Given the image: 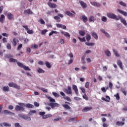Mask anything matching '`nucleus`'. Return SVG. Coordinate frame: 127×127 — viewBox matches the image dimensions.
Returning <instances> with one entry per match:
<instances>
[{"instance_id":"nucleus-1","label":"nucleus","mask_w":127,"mask_h":127,"mask_svg":"<svg viewBox=\"0 0 127 127\" xmlns=\"http://www.w3.org/2000/svg\"><path fill=\"white\" fill-rule=\"evenodd\" d=\"M9 62H13L14 63H17V65L19 66V67H20V68H23L24 70L25 71H31V69L29 68L28 66H26L25 65L21 63L17 62V60L13 59V58H10L9 60Z\"/></svg>"},{"instance_id":"nucleus-2","label":"nucleus","mask_w":127,"mask_h":127,"mask_svg":"<svg viewBox=\"0 0 127 127\" xmlns=\"http://www.w3.org/2000/svg\"><path fill=\"white\" fill-rule=\"evenodd\" d=\"M49 99L50 100V102H51L50 103H49V106H50V107H51L52 109H54L55 107H57L58 108L60 107V105L59 104L55 103V99L52 98V97H49Z\"/></svg>"},{"instance_id":"nucleus-3","label":"nucleus","mask_w":127,"mask_h":127,"mask_svg":"<svg viewBox=\"0 0 127 127\" xmlns=\"http://www.w3.org/2000/svg\"><path fill=\"white\" fill-rule=\"evenodd\" d=\"M107 16H108L109 18L116 19V20H120L121 19L120 16H117V15L111 12L107 13Z\"/></svg>"},{"instance_id":"nucleus-4","label":"nucleus","mask_w":127,"mask_h":127,"mask_svg":"<svg viewBox=\"0 0 127 127\" xmlns=\"http://www.w3.org/2000/svg\"><path fill=\"white\" fill-rule=\"evenodd\" d=\"M62 105L65 110H71V107L69 106H71L70 102H65L64 104H63Z\"/></svg>"},{"instance_id":"nucleus-5","label":"nucleus","mask_w":127,"mask_h":127,"mask_svg":"<svg viewBox=\"0 0 127 127\" xmlns=\"http://www.w3.org/2000/svg\"><path fill=\"white\" fill-rule=\"evenodd\" d=\"M64 92L66 95H71L72 96V88L71 86H68L67 88L64 89Z\"/></svg>"},{"instance_id":"nucleus-6","label":"nucleus","mask_w":127,"mask_h":127,"mask_svg":"<svg viewBox=\"0 0 127 127\" xmlns=\"http://www.w3.org/2000/svg\"><path fill=\"white\" fill-rule=\"evenodd\" d=\"M8 86L10 88H15V89H17L18 90H19V89H20V87L19 86L17 85V84L13 82L9 83Z\"/></svg>"},{"instance_id":"nucleus-7","label":"nucleus","mask_w":127,"mask_h":127,"mask_svg":"<svg viewBox=\"0 0 127 127\" xmlns=\"http://www.w3.org/2000/svg\"><path fill=\"white\" fill-rule=\"evenodd\" d=\"M19 118H21V119H23L25 121H31V118L26 115H22V114H19L18 115Z\"/></svg>"},{"instance_id":"nucleus-8","label":"nucleus","mask_w":127,"mask_h":127,"mask_svg":"<svg viewBox=\"0 0 127 127\" xmlns=\"http://www.w3.org/2000/svg\"><path fill=\"white\" fill-rule=\"evenodd\" d=\"M23 27L25 28V29L26 30L27 33L28 34H33V30H29V28H28V26L27 25H23Z\"/></svg>"},{"instance_id":"nucleus-9","label":"nucleus","mask_w":127,"mask_h":127,"mask_svg":"<svg viewBox=\"0 0 127 127\" xmlns=\"http://www.w3.org/2000/svg\"><path fill=\"white\" fill-rule=\"evenodd\" d=\"M4 115H9V116H15V113L11 112L8 110H5L3 111Z\"/></svg>"},{"instance_id":"nucleus-10","label":"nucleus","mask_w":127,"mask_h":127,"mask_svg":"<svg viewBox=\"0 0 127 127\" xmlns=\"http://www.w3.org/2000/svg\"><path fill=\"white\" fill-rule=\"evenodd\" d=\"M72 89L74 91L75 93L76 94V96L79 95V90H78V87L76 85H72Z\"/></svg>"},{"instance_id":"nucleus-11","label":"nucleus","mask_w":127,"mask_h":127,"mask_svg":"<svg viewBox=\"0 0 127 127\" xmlns=\"http://www.w3.org/2000/svg\"><path fill=\"white\" fill-rule=\"evenodd\" d=\"M91 110H93V108L92 107H85L82 110V112L83 113H87V112H89V111H91Z\"/></svg>"},{"instance_id":"nucleus-12","label":"nucleus","mask_w":127,"mask_h":127,"mask_svg":"<svg viewBox=\"0 0 127 127\" xmlns=\"http://www.w3.org/2000/svg\"><path fill=\"white\" fill-rule=\"evenodd\" d=\"M7 17L8 19H9V20H12V19H14V16H13V14H11L10 12L7 13Z\"/></svg>"},{"instance_id":"nucleus-13","label":"nucleus","mask_w":127,"mask_h":127,"mask_svg":"<svg viewBox=\"0 0 127 127\" xmlns=\"http://www.w3.org/2000/svg\"><path fill=\"white\" fill-rule=\"evenodd\" d=\"M60 32L62 34H63L64 36H65V37H68V38H70V37H71V35H70V34L67 32H64V31L61 30Z\"/></svg>"},{"instance_id":"nucleus-14","label":"nucleus","mask_w":127,"mask_h":127,"mask_svg":"<svg viewBox=\"0 0 127 127\" xmlns=\"http://www.w3.org/2000/svg\"><path fill=\"white\" fill-rule=\"evenodd\" d=\"M48 5H49L51 8H56L57 7V4L52 2H48Z\"/></svg>"},{"instance_id":"nucleus-15","label":"nucleus","mask_w":127,"mask_h":127,"mask_svg":"<svg viewBox=\"0 0 127 127\" xmlns=\"http://www.w3.org/2000/svg\"><path fill=\"white\" fill-rule=\"evenodd\" d=\"M15 110L16 111V112H18L19 111H24V108H23L22 106L16 105L15 108Z\"/></svg>"},{"instance_id":"nucleus-16","label":"nucleus","mask_w":127,"mask_h":127,"mask_svg":"<svg viewBox=\"0 0 127 127\" xmlns=\"http://www.w3.org/2000/svg\"><path fill=\"white\" fill-rule=\"evenodd\" d=\"M79 2L82 8H87V4L82 0H79Z\"/></svg>"},{"instance_id":"nucleus-17","label":"nucleus","mask_w":127,"mask_h":127,"mask_svg":"<svg viewBox=\"0 0 127 127\" xmlns=\"http://www.w3.org/2000/svg\"><path fill=\"white\" fill-rule=\"evenodd\" d=\"M117 65H118V66H119L120 69H121V70H124V67L123 66V62H122V61L119 60L117 61Z\"/></svg>"},{"instance_id":"nucleus-18","label":"nucleus","mask_w":127,"mask_h":127,"mask_svg":"<svg viewBox=\"0 0 127 127\" xmlns=\"http://www.w3.org/2000/svg\"><path fill=\"white\" fill-rule=\"evenodd\" d=\"M0 127H11V124H10L9 123L3 122L0 124Z\"/></svg>"},{"instance_id":"nucleus-19","label":"nucleus","mask_w":127,"mask_h":127,"mask_svg":"<svg viewBox=\"0 0 127 127\" xmlns=\"http://www.w3.org/2000/svg\"><path fill=\"white\" fill-rule=\"evenodd\" d=\"M24 14H33V12L30 9H28L24 11Z\"/></svg>"},{"instance_id":"nucleus-20","label":"nucleus","mask_w":127,"mask_h":127,"mask_svg":"<svg viewBox=\"0 0 127 127\" xmlns=\"http://www.w3.org/2000/svg\"><path fill=\"white\" fill-rule=\"evenodd\" d=\"M65 14H66V15H68V16H70L71 17H73L75 16V15L74 14L72 13L71 12L69 11H66L64 12Z\"/></svg>"},{"instance_id":"nucleus-21","label":"nucleus","mask_w":127,"mask_h":127,"mask_svg":"<svg viewBox=\"0 0 127 127\" xmlns=\"http://www.w3.org/2000/svg\"><path fill=\"white\" fill-rule=\"evenodd\" d=\"M91 34L92 36H93V37L96 40H98V39H99L98 35H97V33H96L95 32H92L91 33Z\"/></svg>"},{"instance_id":"nucleus-22","label":"nucleus","mask_w":127,"mask_h":127,"mask_svg":"<svg viewBox=\"0 0 127 127\" xmlns=\"http://www.w3.org/2000/svg\"><path fill=\"white\" fill-rule=\"evenodd\" d=\"M4 19H5V16H4V15L3 14L1 15L0 17V22L1 23H3V21Z\"/></svg>"},{"instance_id":"nucleus-23","label":"nucleus","mask_w":127,"mask_h":127,"mask_svg":"<svg viewBox=\"0 0 127 127\" xmlns=\"http://www.w3.org/2000/svg\"><path fill=\"white\" fill-rule=\"evenodd\" d=\"M89 22H94L95 20H96V19L95 18V17L94 16H91L88 18Z\"/></svg>"},{"instance_id":"nucleus-24","label":"nucleus","mask_w":127,"mask_h":127,"mask_svg":"<svg viewBox=\"0 0 127 127\" xmlns=\"http://www.w3.org/2000/svg\"><path fill=\"white\" fill-rule=\"evenodd\" d=\"M116 125H117V126H118V127L123 126H124L125 122L117 121L116 122Z\"/></svg>"},{"instance_id":"nucleus-25","label":"nucleus","mask_w":127,"mask_h":127,"mask_svg":"<svg viewBox=\"0 0 127 127\" xmlns=\"http://www.w3.org/2000/svg\"><path fill=\"white\" fill-rule=\"evenodd\" d=\"M82 19L83 22L86 23L88 21V17L86 16V15H82Z\"/></svg>"},{"instance_id":"nucleus-26","label":"nucleus","mask_w":127,"mask_h":127,"mask_svg":"<svg viewBox=\"0 0 127 127\" xmlns=\"http://www.w3.org/2000/svg\"><path fill=\"white\" fill-rule=\"evenodd\" d=\"M2 90L3 92H9V87L8 86L3 87Z\"/></svg>"},{"instance_id":"nucleus-27","label":"nucleus","mask_w":127,"mask_h":127,"mask_svg":"<svg viewBox=\"0 0 127 127\" xmlns=\"http://www.w3.org/2000/svg\"><path fill=\"white\" fill-rule=\"evenodd\" d=\"M45 64L46 67H47V68H48L49 69L51 68V67H52V66L51 65V64H50V63L48 62H46Z\"/></svg>"},{"instance_id":"nucleus-28","label":"nucleus","mask_w":127,"mask_h":127,"mask_svg":"<svg viewBox=\"0 0 127 127\" xmlns=\"http://www.w3.org/2000/svg\"><path fill=\"white\" fill-rule=\"evenodd\" d=\"M52 115L47 114L46 115H44L42 118L44 119H48V118H52Z\"/></svg>"},{"instance_id":"nucleus-29","label":"nucleus","mask_w":127,"mask_h":127,"mask_svg":"<svg viewBox=\"0 0 127 127\" xmlns=\"http://www.w3.org/2000/svg\"><path fill=\"white\" fill-rule=\"evenodd\" d=\"M121 19V22H122V23H123V24H124L125 26H127V21H126L125 19L122 18V17H121V19Z\"/></svg>"},{"instance_id":"nucleus-30","label":"nucleus","mask_w":127,"mask_h":127,"mask_svg":"<svg viewBox=\"0 0 127 127\" xmlns=\"http://www.w3.org/2000/svg\"><path fill=\"white\" fill-rule=\"evenodd\" d=\"M34 114H36V111L35 110H31L28 113L29 116H33Z\"/></svg>"},{"instance_id":"nucleus-31","label":"nucleus","mask_w":127,"mask_h":127,"mask_svg":"<svg viewBox=\"0 0 127 127\" xmlns=\"http://www.w3.org/2000/svg\"><path fill=\"white\" fill-rule=\"evenodd\" d=\"M78 39L80 41V42H86V38L85 37H83L82 38L80 37H78Z\"/></svg>"},{"instance_id":"nucleus-32","label":"nucleus","mask_w":127,"mask_h":127,"mask_svg":"<svg viewBox=\"0 0 127 127\" xmlns=\"http://www.w3.org/2000/svg\"><path fill=\"white\" fill-rule=\"evenodd\" d=\"M86 45L87 46H94L95 45V43H89V42H85Z\"/></svg>"},{"instance_id":"nucleus-33","label":"nucleus","mask_w":127,"mask_h":127,"mask_svg":"<svg viewBox=\"0 0 127 127\" xmlns=\"http://www.w3.org/2000/svg\"><path fill=\"white\" fill-rule=\"evenodd\" d=\"M86 42H89L91 40V35L87 34L86 36Z\"/></svg>"},{"instance_id":"nucleus-34","label":"nucleus","mask_w":127,"mask_h":127,"mask_svg":"<svg viewBox=\"0 0 127 127\" xmlns=\"http://www.w3.org/2000/svg\"><path fill=\"white\" fill-rule=\"evenodd\" d=\"M79 34L80 36H84L85 34H86V32L84 31L80 30L79 31Z\"/></svg>"},{"instance_id":"nucleus-35","label":"nucleus","mask_w":127,"mask_h":127,"mask_svg":"<svg viewBox=\"0 0 127 127\" xmlns=\"http://www.w3.org/2000/svg\"><path fill=\"white\" fill-rule=\"evenodd\" d=\"M54 18V19H56L58 22H60V21H61V18L59 16H55Z\"/></svg>"},{"instance_id":"nucleus-36","label":"nucleus","mask_w":127,"mask_h":127,"mask_svg":"<svg viewBox=\"0 0 127 127\" xmlns=\"http://www.w3.org/2000/svg\"><path fill=\"white\" fill-rule=\"evenodd\" d=\"M12 43L13 46H16V45H17V43L16 42V39L14 38L13 39V41H12Z\"/></svg>"},{"instance_id":"nucleus-37","label":"nucleus","mask_w":127,"mask_h":127,"mask_svg":"<svg viewBox=\"0 0 127 127\" xmlns=\"http://www.w3.org/2000/svg\"><path fill=\"white\" fill-rule=\"evenodd\" d=\"M114 97H115V98H116V100H117V101H119V100H120V93H117L116 94H115Z\"/></svg>"},{"instance_id":"nucleus-38","label":"nucleus","mask_w":127,"mask_h":127,"mask_svg":"<svg viewBox=\"0 0 127 127\" xmlns=\"http://www.w3.org/2000/svg\"><path fill=\"white\" fill-rule=\"evenodd\" d=\"M113 51L114 53V54L116 55V56H117V57H120V54H119V53H118V51H116V50L113 49Z\"/></svg>"},{"instance_id":"nucleus-39","label":"nucleus","mask_w":127,"mask_h":127,"mask_svg":"<svg viewBox=\"0 0 127 127\" xmlns=\"http://www.w3.org/2000/svg\"><path fill=\"white\" fill-rule=\"evenodd\" d=\"M105 53L107 56L110 57L111 56V52L108 50L105 51Z\"/></svg>"},{"instance_id":"nucleus-40","label":"nucleus","mask_w":127,"mask_h":127,"mask_svg":"<svg viewBox=\"0 0 127 127\" xmlns=\"http://www.w3.org/2000/svg\"><path fill=\"white\" fill-rule=\"evenodd\" d=\"M64 100H66L67 102H72V100L71 99V98L68 97V96H66L65 97H64Z\"/></svg>"},{"instance_id":"nucleus-41","label":"nucleus","mask_w":127,"mask_h":127,"mask_svg":"<svg viewBox=\"0 0 127 127\" xmlns=\"http://www.w3.org/2000/svg\"><path fill=\"white\" fill-rule=\"evenodd\" d=\"M119 4H120V5H122V6H124V7H126V6H127V4H126L125 2H123L122 1L119 2Z\"/></svg>"},{"instance_id":"nucleus-42","label":"nucleus","mask_w":127,"mask_h":127,"mask_svg":"<svg viewBox=\"0 0 127 127\" xmlns=\"http://www.w3.org/2000/svg\"><path fill=\"white\" fill-rule=\"evenodd\" d=\"M82 97L86 101H89V97H88V95L85 93L84 95L82 96Z\"/></svg>"},{"instance_id":"nucleus-43","label":"nucleus","mask_w":127,"mask_h":127,"mask_svg":"<svg viewBox=\"0 0 127 127\" xmlns=\"http://www.w3.org/2000/svg\"><path fill=\"white\" fill-rule=\"evenodd\" d=\"M26 107L28 108H32L34 106H33V105L28 103L26 104Z\"/></svg>"},{"instance_id":"nucleus-44","label":"nucleus","mask_w":127,"mask_h":127,"mask_svg":"<svg viewBox=\"0 0 127 127\" xmlns=\"http://www.w3.org/2000/svg\"><path fill=\"white\" fill-rule=\"evenodd\" d=\"M48 30L47 29H45L44 30L41 31L42 35H45L46 34V32H47Z\"/></svg>"},{"instance_id":"nucleus-45","label":"nucleus","mask_w":127,"mask_h":127,"mask_svg":"<svg viewBox=\"0 0 127 127\" xmlns=\"http://www.w3.org/2000/svg\"><path fill=\"white\" fill-rule=\"evenodd\" d=\"M57 34V31H52L49 34V36H51V35H53V34Z\"/></svg>"},{"instance_id":"nucleus-46","label":"nucleus","mask_w":127,"mask_h":127,"mask_svg":"<svg viewBox=\"0 0 127 127\" xmlns=\"http://www.w3.org/2000/svg\"><path fill=\"white\" fill-rule=\"evenodd\" d=\"M53 96H54V97H55L56 98H59L60 95L58 94L56 92H53L52 93Z\"/></svg>"},{"instance_id":"nucleus-47","label":"nucleus","mask_w":127,"mask_h":127,"mask_svg":"<svg viewBox=\"0 0 127 127\" xmlns=\"http://www.w3.org/2000/svg\"><path fill=\"white\" fill-rule=\"evenodd\" d=\"M6 48L8 49V50H10L11 49V45L9 43H7L6 44Z\"/></svg>"},{"instance_id":"nucleus-48","label":"nucleus","mask_w":127,"mask_h":127,"mask_svg":"<svg viewBox=\"0 0 127 127\" xmlns=\"http://www.w3.org/2000/svg\"><path fill=\"white\" fill-rule=\"evenodd\" d=\"M38 48V46H37V45H35L34 44L33 45H32L31 46V48H32L33 49H36Z\"/></svg>"},{"instance_id":"nucleus-49","label":"nucleus","mask_w":127,"mask_h":127,"mask_svg":"<svg viewBox=\"0 0 127 127\" xmlns=\"http://www.w3.org/2000/svg\"><path fill=\"white\" fill-rule=\"evenodd\" d=\"M109 87L111 90H113V83L111 82H109Z\"/></svg>"},{"instance_id":"nucleus-50","label":"nucleus","mask_w":127,"mask_h":127,"mask_svg":"<svg viewBox=\"0 0 127 127\" xmlns=\"http://www.w3.org/2000/svg\"><path fill=\"white\" fill-rule=\"evenodd\" d=\"M80 89L83 94H86V91L85 90V88L80 87Z\"/></svg>"},{"instance_id":"nucleus-51","label":"nucleus","mask_w":127,"mask_h":127,"mask_svg":"<svg viewBox=\"0 0 127 127\" xmlns=\"http://www.w3.org/2000/svg\"><path fill=\"white\" fill-rule=\"evenodd\" d=\"M22 46H23L22 44H19V45L18 46V47L17 48V50L18 51L20 50V49H21V48H22Z\"/></svg>"},{"instance_id":"nucleus-52","label":"nucleus","mask_w":127,"mask_h":127,"mask_svg":"<svg viewBox=\"0 0 127 127\" xmlns=\"http://www.w3.org/2000/svg\"><path fill=\"white\" fill-rule=\"evenodd\" d=\"M37 71L39 73H44V70L43 69H41V68H39L38 70Z\"/></svg>"},{"instance_id":"nucleus-53","label":"nucleus","mask_w":127,"mask_h":127,"mask_svg":"<svg viewBox=\"0 0 127 127\" xmlns=\"http://www.w3.org/2000/svg\"><path fill=\"white\" fill-rule=\"evenodd\" d=\"M102 21H104V22H106V21H107V17H106L105 16H102Z\"/></svg>"},{"instance_id":"nucleus-54","label":"nucleus","mask_w":127,"mask_h":127,"mask_svg":"<svg viewBox=\"0 0 127 127\" xmlns=\"http://www.w3.org/2000/svg\"><path fill=\"white\" fill-rule=\"evenodd\" d=\"M74 100H75V101H81V100H82V98L77 97H74Z\"/></svg>"},{"instance_id":"nucleus-55","label":"nucleus","mask_w":127,"mask_h":127,"mask_svg":"<svg viewBox=\"0 0 127 127\" xmlns=\"http://www.w3.org/2000/svg\"><path fill=\"white\" fill-rule=\"evenodd\" d=\"M61 120H62V118L61 117H59L57 119H55L54 122H58L59 121H61Z\"/></svg>"},{"instance_id":"nucleus-56","label":"nucleus","mask_w":127,"mask_h":127,"mask_svg":"<svg viewBox=\"0 0 127 127\" xmlns=\"http://www.w3.org/2000/svg\"><path fill=\"white\" fill-rule=\"evenodd\" d=\"M106 102H110V100H111V98H110L109 96H106Z\"/></svg>"},{"instance_id":"nucleus-57","label":"nucleus","mask_w":127,"mask_h":127,"mask_svg":"<svg viewBox=\"0 0 127 127\" xmlns=\"http://www.w3.org/2000/svg\"><path fill=\"white\" fill-rule=\"evenodd\" d=\"M89 86H90V82H87L85 83V88H86V89H88Z\"/></svg>"},{"instance_id":"nucleus-58","label":"nucleus","mask_w":127,"mask_h":127,"mask_svg":"<svg viewBox=\"0 0 127 127\" xmlns=\"http://www.w3.org/2000/svg\"><path fill=\"white\" fill-rule=\"evenodd\" d=\"M38 64H39V65H42L44 64V63L41 61H39L38 63Z\"/></svg>"},{"instance_id":"nucleus-59","label":"nucleus","mask_w":127,"mask_h":127,"mask_svg":"<svg viewBox=\"0 0 127 127\" xmlns=\"http://www.w3.org/2000/svg\"><path fill=\"white\" fill-rule=\"evenodd\" d=\"M40 21L41 24H45V22L44 21V20H43V19H40Z\"/></svg>"},{"instance_id":"nucleus-60","label":"nucleus","mask_w":127,"mask_h":127,"mask_svg":"<svg viewBox=\"0 0 127 127\" xmlns=\"http://www.w3.org/2000/svg\"><path fill=\"white\" fill-rule=\"evenodd\" d=\"M26 52L27 53H30V52H31V50L30 49V48H27L26 49Z\"/></svg>"},{"instance_id":"nucleus-61","label":"nucleus","mask_w":127,"mask_h":127,"mask_svg":"<svg viewBox=\"0 0 127 127\" xmlns=\"http://www.w3.org/2000/svg\"><path fill=\"white\" fill-rule=\"evenodd\" d=\"M56 25L58 28H61L62 27V24H56Z\"/></svg>"},{"instance_id":"nucleus-62","label":"nucleus","mask_w":127,"mask_h":127,"mask_svg":"<svg viewBox=\"0 0 127 127\" xmlns=\"http://www.w3.org/2000/svg\"><path fill=\"white\" fill-rule=\"evenodd\" d=\"M76 118H70L69 119H68V122H74V121H75Z\"/></svg>"},{"instance_id":"nucleus-63","label":"nucleus","mask_w":127,"mask_h":127,"mask_svg":"<svg viewBox=\"0 0 127 127\" xmlns=\"http://www.w3.org/2000/svg\"><path fill=\"white\" fill-rule=\"evenodd\" d=\"M41 90L44 92V93H47L48 92V90L45 88H42Z\"/></svg>"},{"instance_id":"nucleus-64","label":"nucleus","mask_w":127,"mask_h":127,"mask_svg":"<svg viewBox=\"0 0 127 127\" xmlns=\"http://www.w3.org/2000/svg\"><path fill=\"white\" fill-rule=\"evenodd\" d=\"M15 127H22L21 126L19 125V123H16L15 124Z\"/></svg>"}]
</instances>
